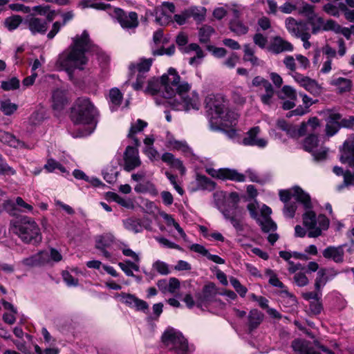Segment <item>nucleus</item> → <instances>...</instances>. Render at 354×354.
Returning a JSON list of instances; mask_svg holds the SVG:
<instances>
[{"mask_svg": "<svg viewBox=\"0 0 354 354\" xmlns=\"http://www.w3.org/2000/svg\"><path fill=\"white\" fill-rule=\"evenodd\" d=\"M214 32V29L210 26H203L199 30V40L206 44L209 41L210 36Z\"/></svg>", "mask_w": 354, "mask_h": 354, "instance_id": "nucleus-48", "label": "nucleus"}, {"mask_svg": "<svg viewBox=\"0 0 354 354\" xmlns=\"http://www.w3.org/2000/svg\"><path fill=\"white\" fill-rule=\"evenodd\" d=\"M326 121L333 123H341L342 115L332 110H328L326 113Z\"/></svg>", "mask_w": 354, "mask_h": 354, "instance_id": "nucleus-59", "label": "nucleus"}, {"mask_svg": "<svg viewBox=\"0 0 354 354\" xmlns=\"http://www.w3.org/2000/svg\"><path fill=\"white\" fill-rule=\"evenodd\" d=\"M95 241L97 249L108 248L114 243L115 237L111 233H106L97 236Z\"/></svg>", "mask_w": 354, "mask_h": 354, "instance_id": "nucleus-32", "label": "nucleus"}, {"mask_svg": "<svg viewBox=\"0 0 354 354\" xmlns=\"http://www.w3.org/2000/svg\"><path fill=\"white\" fill-rule=\"evenodd\" d=\"M286 28L288 32L295 37L298 38L305 32H308L309 28L306 23L299 21H297L292 17H288L285 21Z\"/></svg>", "mask_w": 354, "mask_h": 354, "instance_id": "nucleus-21", "label": "nucleus"}, {"mask_svg": "<svg viewBox=\"0 0 354 354\" xmlns=\"http://www.w3.org/2000/svg\"><path fill=\"white\" fill-rule=\"evenodd\" d=\"M279 197L285 204L290 203L291 198H294L297 201L302 203L306 209L311 208V201L309 194L298 186L288 190H281Z\"/></svg>", "mask_w": 354, "mask_h": 354, "instance_id": "nucleus-11", "label": "nucleus"}, {"mask_svg": "<svg viewBox=\"0 0 354 354\" xmlns=\"http://www.w3.org/2000/svg\"><path fill=\"white\" fill-rule=\"evenodd\" d=\"M292 77L300 86L305 88L314 96H318L322 93V88L315 80L299 73H292Z\"/></svg>", "mask_w": 354, "mask_h": 354, "instance_id": "nucleus-16", "label": "nucleus"}, {"mask_svg": "<svg viewBox=\"0 0 354 354\" xmlns=\"http://www.w3.org/2000/svg\"><path fill=\"white\" fill-rule=\"evenodd\" d=\"M309 306L310 311L315 315L319 314L323 309L321 299H317L314 301H311Z\"/></svg>", "mask_w": 354, "mask_h": 354, "instance_id": "nucleus-64", "label": "nucleus"}, {"mask_svg": "<svg viewBox=\"0 0 354 354\" xmlns=\"http://www.w3.org/2000/svg\"><path fill=\"white\" fill-rule=\"evenodd\" d=\"M196 180L199 189L212 190L215 187L214 183L205 176L198 174Z\"/></svg>", "mask_w": 354, "mask_h": 354, "instance_id": "nucleus-38", "label": "nucleus"}, {"mask_svg": "<svg viewBox=\"0 0 354 354\" xmlns=\"http://www.w3.org/2000/svg\"><path fill=\"white\" fill-rule=\"evenodd\" d=\"M147 126V122L140 119H138L136 123L131 124L127 137L132 139L134 145L136 147L140 146V142L138 138L136 136V134L141 132Z\"/></svg>", "mask_w": 354, "mask_h": 354, "instance_id": "nucleus-28", "label": "nucleus"}, {"mask_svg": "<svg viewBox=\"0 0 354 354\" xmlns=\"http://www.w3.org/2000/svg\"><path fill=\"white\" fill-rule=\"evenodd\" d=\"M153 59L152 58H141L136 62H131L129 66V75L136 74V81L133 83V88L138 91L141 89L145 82L147 73L149 71Z\"/></svg>", "mask_w": 354, "mask_h": 354, "instance_id": "nucleus-8", "label": "nucleus"}, {"mask_svg": "<svg viewBox=\"0 0 354 354\" xmlns=\"http://www.w3.org/2000/svg\"><path fill=\"white\" fill-rule=\"evenodd\" d=\"M45 113L43 109L33 112L29 118V122L31 125H37L44 119Z\"/></svg>", "mask_w": 354, "mask_h": 354, "instance_id": "nucleus-53", "label": "nucleus"}, {"mask_svg": "<svg viewBox=\"0 0 354 354\" xmlns=\"http://www.w3.org/2000/svg\"><path fill=\"white\" fill-rule=\"evenodd\" d=\"M260 133V127L258 126L253 127L245 133L240 143L244 146H255L259 148H264L268 145V140L263 138L259 137Z\"/></svg>", "mask_w": 354, "mask_h": 354, "instance_id": "nucleus-15", "label": "nucleus"}, {"mask_svg": "<svg viewBox=\"0 0 354 354\" xmlns=\"http://www.w3.org/2000/svg\"><path fill=\"white\" fill-rule=\"evenodd\" d=\"M1 109L6 115H10L17 109V106L14 103L6 101L1 102Z\"/></svg>", "mask_w": 354, "mask_h": 354, "instance_id": "nucleus-58", "label": "nucleus"}, {"mask_svg": "<svg viewBox=\"0 0 354 354\" xmlns=\"http://www.w3.org/2000/svg\"><path fill=\"white\" fill-rule=\"evenodd\" d=\"M20 82L17 77H12L1 82V88L4 91L15 90L19 87Z\"/></svg>", "mask_w": 354, "mask_h": 354, "instance_id": "nucleus-51", "label": "nucleus"}, {"mask_svg": "<svg viewBox=\"0 0 354 354\" xmlns=\"http://www.w3.org/2000/svg\"><path fill=\"white\" fill-rule=\"evenodd\" d=\"M303 223L308 230V236L316 238L322 234V230H326L329 227L328 218L320 214L317 217L314 212L308 210L303 215Z\"/></svg>", "mask_w": 354, "mask_h": 354, "instance_id": "nucleus-6", "label": "nucleus"}, {"mask_svg": "<svg viewBox=\"0 0 354 354\" xmlns=\"http://www.w3.org/2000/svg\"><path fill=\"white\" fill-rule=\"evenodd\" d=\"M10 230L24 243L37 245L42 241L40 228L30 217L23 216L14 221Z\"/></svg>", "mask_w": 354, "mask_h": 354, "instance_id": "nucleus-3", "label": "nucleus"}, {"mask_svg": "<svg viewBox=\"0 0 354 354\" xmlns=\"http://www.w3.org/2000/svg\"><path fill=\"white\" fill-rule=\"evenodd\" d=\"M153 268L160 274L166 275L169 273L168 265L161 261H156L153 264Z\"/></svg>", "mask_w": 354, "mask_h": 354, "instance_id": "nucleus-57", "label": "nucleus"}, {"mask_svg": "<svg viewBox=\"0 0 354 354\" xmlns=\"http://www.w3.org/2000/svg\"><path fill=\"white\" fill-rule=\"evenodd\" d=\"M218 289L214 283L209 282L204 286L202 292L196 295V303L198 307H207L215 300Z\"/></svg>", "mask_w": 354, "mask_h": 354, "instance_id": "nucleus-13", "label": "nucleus"}, {"mask_svg": "<svg viewBox=\"0 0 354 354\" xmlns=\"http://www.w3.org/2000/svg\"><path fill=\"white\" fill-rule=\"evenodd\" d=\"M161 93L164 98L176 110L184 109L187 111L192 109L198 110L200 107L198 94L195 91H191V84L185 81H180V77L174 68H170L167 73L160 77Z\"/></svg>", "mask_w": 354, "mask_h": 354, "instance_id": "nucleus-1", "label": "nucleus"}, {"mask_svg": "<svg viewBox=\"0 0 354 354\" xmlns=\"http://www.w3.org/2000/svg\"><path fill=\"white\" fill-rule=\"evenodd\" d=\"M268 86L264 88L265 93L260 95L261 102L266 105H270L272 103V99L274 94L272 84H270Z\"/></svg>", "mask_w": 354, "mask_h": 354, "instance_id": "nucleus-50", "label": "nucleus"}, {"mask_svg": "<svg viewBox=\"0 0 354 354\" xmlns=\"http://www.w3.org/2000/svg\"><path fill=\"white\" fill-rule=\"evenodd\" d=\"M16 170L3 159L0 156V175L2 176H14L16 174Z\"/></svg>", "mask_w": 354, "mask_h": 354, "instance_id": "nucleus-49", "label": "nucleus"}, {"mask_svg": "<svg viewBox=\"0 0 354 354\" xmlns=\"http://www.w3.org/2000/svg\"><path fill=\"white\" fill-rule=\"evenodd\" d=\"M323 257L327 259H332L335 263H342L344 261V252L342 245L328 246L323 250Z\"/></svg>", "mask_w": 354, "mask_h": 354, "instance_id": "nucleus-24", "label": "nucleus"}, {"mask_svg": "<svg viewBox=\"0 0 354 354\" xmlns=\"http://www.w3.org/2000/svg\"><path fill=\"white\" fill-rule=\"evenodd\" d=\"M119 267L120 269L127 275L129 277H133L134 274L133 273V270L135 271H139V266L133 262H131L130 261H126L125 262H120L118 263Z\"/></svg>", "mask_w": 354, "mask_h": 354, "instance_id": "nucleus-43", "label": "nucleus"}, {"mask_svg": "<svg viewBox=\"0 0 354 354\" xmlns=\"http://www.w3.org/2000/svg\"><path fill=\"white\" fill-rule=\"evenodd\" d=\"M175 10L173 3L163 2L155 9L156 21L161 26L167 25L171 20V14L174 13Z\"/></svg>", "mask_w": 354, "mask_h": 354, "instance_id": "nucleus-19", "label": "nucleus"}, {"mask_svg": "<svg viewBox=\"0 0 354 354\" xmlns=\"http://www.w3.org/2000/svg\"><path fill=\"white\" fill-rule=\"evenodd\" d=\"M72 41L68 48L59 55L58 63L66 70H82L88 62L86 53L94 50L95 46L86 30H84L81 35H75Z\"/></svg>", "mask_w": 354, "mask_h": 354, "instance_id": "nucleus-2", "label": "nucleus"}, {"mask_svg": "<svg viewBox=\"0 0 354 354\" xmlns=\"http://www.w3.org/2000/svg\"><path fill=\"white\" fill-rule=\"evenodd\" d=\"M323 10L327 14L332 15L333 17H339V8L331 3H328L323 6Z\"/></svg>", "mask_w": 354, "mask_h": 354, "instance_id": "nucleus-63", "label": "nucleus"}, {"mask_svg": "<svg viewBox=\"0 0 354 354\" xmlns=\"http://www.w3.org/2000/svg\"><path fill=\"white\" fill-rule=\"evenodd\" d=\"M328 149L326 147H321L319 149L315 148L314 151L310 153L317 161H321L326 159Z\"/></svg>", "mask_w": 354, "mask_h": 354, "instance_id": "nucleus-54", "label": "nucleus"}, {"mask_svg": "<svg viewBox=\"0 0 354 354\" xmlns=\"http://www.w3.org/2000/svg\"><path fill=\"white\" fill-rule=\"evenodd\" d=\"M121 301L131 308L145 314L149 313V304L147 301L139 299L136 295L122 292L120 295Z\"/></svg>", "mask_w": 354, "mask_h": 354, "instance_id": "nucleus-17", "label": "nucleus"}, {"mask_svg": "<svg viewBox=\"0 0 354 354\" xmlns=\"http://www.w3.org/2000/svg\"><path fill=\"white\" fill-rule=\"evenodd\" d=\"M230 281L232 287L236 291V292L241 297H244L248 292V289L245 286H243L240 281L234 278L231 277Z\"/></svg>", "mask_w": 354, "mask_h": 354, "instance_id": "nucleus-52", "label": "nucleus"}, {"mask_svg": "<svg viewBox=\"0 0 354 354\" xmlns=\"http://www.w3.org/2000/svg\"><path fill=\"white\" fill-rule=\"evenodd\" d=\"M292 347L295 351L300 354H321L319 350L326 354H335L332 351L321 345L318 341H315L312 344L308 341L297 339L292 342Z\"/></svg>", "mask_w": 354, "mask_h": 354, "instance_id": "nucleus-10", "label": "nucleus"}, {"mask_svg": "<svg viewBox=\"0 0 354 354\" xmlns=\"http://www.w3.org/2000/svg\"><path fill=\"white\" fill-rule=\"evenodd\" d=\"M24 24L34 35H44L48 28V22L35 14L27 15L24 21Z\"/></svg>", "mask_w": 354, "mask_h": 354, "instance_id": "nucleus-14", "label": "nucleus"}, {"mask_svg": "<svg viewBox=\"0 0 354 354\" xmlns=\"http://www.w3.org/2000/svg\"><path fill=\"white\" fill-rule=\"evenodd\" d=\"M162 341L167 350L174 354H188L191 351L188 342L183 334L173 328L163 333Z\"/></svg>", "mask_w": 354, "mask_h": 354, "instance_id": "nucleus-5", "label": "nucleus"}, {"mask_svg": "<svg viewBox=\"0 0 354 354\" xmlns=\"http://www.w3.org/2000/svg\"><path fill=\"white\" fill-rule=\"evenodd\" d=\"M267 274L270 276L269 283L272 286L283 288H284L283 283L279 281L277 275L273 272L272 270H268L266 272Z\"/></svg>", "mask_w": 354, "mask_h": 354, "instance_id": "nucleus-60", "label": "nucleus"}, {"mask_svg": "<svg viewBox=\"0 0 354 354\" xmlns=\"http://www.w3.org/2000/svg\"><path fill=\"white\" fill-rule=\"evenodd\" d=\"M331 278H329L326 275V269L322 268L318 270L317 277L315 281V288L317 291L322 290V288L326 284V283L331 280Z\"/></svg>", "mask_w": 354, "mask_h": 354, "instance_id": "nucleus-37", "label": "nucleus"}, {"mask_svg": "<svg viewBox=\"0 0 354 354\" xmlns=\"http://www.w3.org/2000/svg\"><path fill=\"white\" fill-rule=\"evenodd\" d=\"M53 108L54 110L60 111L67 104V98L65 93L59 89L55 90L53 93Z\"/></svg>", "mask_w": 354, "mask_h": 354, "instance_id": "nucleus-29", "label": "nucleus"}, {"mask_svg": "<svg viewBox=\"0 0 354 354\" xmlns=\"http://www.w3.org/2000/svg\"><path fill=\"white\" fill-rule=\"evenodd\" d=\"M340 125L339 123H333L332 122L326 121V134L328 137L333 136L340 129Z\"/></svg>", "mask_w": 354, "mask_h": 354, "instance_id": "nucleus-55", "label": "nucleus"}, {"mask_svg": "<svg viewBox=\"0 0 354 354\" xmlns=\"http://www.w3.org/2000/svg\"><path fill=\"white\" fill-rule=\"evenodd\" d=\"M122 100V95L120 91L116 88H112L109 92V102L112 110L120 105Z\"/></svg>", "mask_w": 354, "mask_h": 354, "instance_id": "nucleus-42", "label": "nucleus"}, {"mask_svg": "<svg viewBox=\"0 0 354 354\" xmlns=\"http://www.w3.org/2000/svg\"><path fill=\"white\" fill-rule=\"evenodd\" d=\"M296 203H288L285 204L283 209V214L286 217L293 218L295 216V211L297 209Z\"/></svg>", "mask_w": 354, "mask_h": 354, "instance_id": "nucleus-62", "label": "nucleus"}, {"mask_svg": "<svg viewBox=\"0 0 354 354\" xmlns=\"http://www.w3.org/2000/svg\"><path fill=\"white\" fill-rule=\"evenodd\" d=\"M330 85L335 87L338 93H344L351 90L353 86L352 81L345 77H333L330 82Z\"/></svg>", "mask_w": 354, "mask_h": 354, "instance_id": "nucleus-26", "label": "nucleus"}, {"mask_svg": "<svg viewBox=\"0 0 354 354\" xmlns=\"http://www.w3.org/2000/svg\"><path fill=\"white\" fill-rule=\"evenodd\" d=\"M257 221L264 232H274L277 229L276 223L270 218H260Z\"/></svg>", "mask_w": 354, "mask_h": 354, "instance_id": "nucleus-45", "label": "nucleus"}, {"mask_svg": "<svg viewBox=\"0 0 354 354\" xmlns=\"http://www.w3.org/2000/svg\"><path fill=\"white\" fill-rule=\"evenodd\" d=\"M122 223L124 228L128 231L133 232L135 234L142 232L140 218L134 217L128 218L123 220Z\"/></svg>", "mask_w": 354, "mask_h": 354, "instance_id": "nucleus-35", "label": "nucleus"}, {"mask_svg": "<svg viewBox=\"0 0 354 354\" xmlns=\"http://www.w3.org/2000/svg\"><path fill=\"white\" fill-rule=\"evenodd\" d=\"M216 205L224 218L226 220H229L237 231H242L243 230L241 221L243 212L235 203H227L223 205L217 203Z\"/></svg>", "mask_w": 354, "mask_h": 354, "instance_id": "nucleus-9", "label": "nucleus"}, {"mask_svg": "<svg viewBox=\"0 0 354 354\" xmlns=\"http://www.w3.org/2000/svg\"><path fill=\"white\" fill-rule=\"evenodd\" d=\"M97 111L88 98H78L71 110V120L77 124H88L95 121Z\"/></svg>", "mask_w": 354, "mask_h": 354, "instance_id": "nucleus-4", "label": "nucleus"}, {"mask_svg": "<svg viewBox=\"0 0 354 354\" xmlns=\"http://www.w3.org/2000/svg\"><path fill=\"white\" fill-rule=\"evenodd\" d=\"M170 147L181 151L185 154L191 153V149L185 141H179L175 139H169L168 141Z\"/></svg>", "mask_w": 354, "mask_h": 354, "instance_id": "nucleus-44", "label": "nucleus"}, {"mask_svg": "<svg viewBox=\"0 0 354 354\" xmlns=\"http://www.w3.org/2000/svg\"><path fill=\"white\" fill-rule=\"evenodd\" d=\"M269 50L275 54H279L283 52H292L294 50L293 45L283 39L280 36H275L272 38Z\"/></svg>", "mask_w": 354, "mask_h": 354, "instance_id": "nucleus-22", "label": "nucleus"}, {"mask_svg": "<svg viewBox=\"0 0 354 354\" xmlns=\"http://www.w3.org/2000/svg\"><path fill=\"white\" fill-rule=\"evenodd\" d=\"M293 279L295 283L300 287H303L308 285L309 282L308 277L303 272L295 273Z\"/></svg>", "mask_w": 354, "mask_h": 354, "instance_id": "nucleus-61", "label": "nucleus"}, {"mask_svg": "<svg viewBox=\"0 0 354 354\" xmlns=\"http://www.w3.org/2000/svg\"><path fill=\"white\" fill-rule=\"evenodd\" d=\"M320 123L317 118L314 117L308 120L307 122H303L298 129L299 136H303L305 133H313L317 127H319Z\"/></svg>", "mask_w": 354, "mask_h": 354, "instance_id": "nucleus-31", "label": "nucleus"}, {"mask_svg": "<svg viewBox=\"0 0 354 354\" xmlns=\"http://www.w3.org/2000/svg\"><path fill=\"white\" fill-rule=\"evenodd\" d=\"M0 141L5 144H7L8 145L12 147H25V144L24 142L16 138V137L14 135L1 130H0Z\"/></svg>", "mask_w": 354, "mask_h": 354, "instance_id": "nucleus-30", "label": "nucleus"}, {"mask_svg": "<svg viewBox=\"0 0 354 354\" xmlns=\"http://www.w3.org/2000/svg\"><path fill=\"white\" fill-rule=\"evenodd\" d=\"M277 125L278 128L285 131L288 136L291 138L299 136L298 129H297L295 127L287 123L285 120H278Z\"/></svg>", "mask_w": 354, "mask_h": 354, "instance_id": "nucleus-36", "label": "nucleus"}, {"mask_svg": "<svg viewBox=\"0 0 354 354\" xmlns=\"http://www.w3.org/2000/svg\"><path fill=\"white\" fill-rule=\"evenodd\" d=\"M207 172L212 176L221 179H229L236 182H244L245 180V176L234 169H221L218 171L207 169Z\"/></svg>", "mask_w": 354, "mask_h": 354, "instance_id": "nucleus-20", "label": "nucleus"}, {"mask_svg": "<svg viewBox=\"0 0 354 354\" xmlns=\"http://www.w3.org/2000/svg\"><path fill=\"white\" fill-rule=\"evenodd\" d=\"M319 140L317 135L310 134L305 138L303 142V148L308 152L314 151V149L318 147Z\"/></svg>", "mask_w": 354, "mask_h": 354, "instance_id": "nucleus-39", "label": "nucleus"}, {"mask_svg": "<svg viewBox=\"0 0 354 354\" xmlns=\"http://www.w3.org/2000/svg\"><path fill=\"white\" fill-rule=\"evenodd\" d=\"M340 160L354 167V137L346 140L343 144Z\"/></svg>", "mask_w": 354, "mask_h": 354, "instance_id": "nucleus-23", "label": "nucleus"}, {"mask_svg": "<svg viewBox=\"0 0 354 354\" xmlns=\"http://www.w3.org/2000/svg\"><path fill=\"white\" fill-rule=\"evenodd\" d=\"M243 60L249 62L252 66H261L263 64V61L260 60L254 55V50L250 46L249 44H245L243 46Z\"/></svg>", "mask_w": 354, "mask_h": 354, "instance_id": "nucleus-34", "label": "nucleus"}, {"mask_svg": "<svg viewBox=\"0 0 354 354\" xmlns=\"http://www.w3.org/2000/svg\"><path fill=\"white\" fill-rule=\"evenodd\" d=\"M23 21L22 17L19 15H13L5 19L4 25L9 30H15Z\"/></svg>", "mask_w": 354, "mask_h": 354, "instance_id": "nucleus-47", "label": "nucleus"}, {"mask_svg": "<svg viewBox=\"0 0 354 354\" xmlns=\"http://www.w3.org/2000/svg\"><path fill=\"white\" fill-rule=\"evenodd\" d=\"M279 9L286 14H290L297 9V0H293L292 3L286 2Z\"/></svg>", "mask_w": 354, "mask_h": 354, "instance_id": "nucleus-56", "label": "nucleus"}, {"mask_svg": "<svg viewBox=\"0 0 354 354\" xmlns=\"http://www.w3.org/2000/svg\"><path fill=\"white\" fill-rule=\"evenodd\" d=\"M44 168L48 172H53L55 169H58L61 173H66L67 171L66 168L62 166L59 162L53 158L48 159L46 163L44 165Z\"/></svg>", "mask_w": 354, "mask_h": 354, "instance_id": "nucleus-46", "label": "nucleus"}, {"mask_svg": "<svg viewBox=\"0 0 354 354\" xmlns=\"http://www.w3.org/2000/svg\"><path fill=\"white\" fill-rule=\"evenodd\" d=\"M205 103L211 121L217 118L226 120L230 113L227 112L225 100L222 95L209 94L205 97Z\"/></svg>", "mask_w": 354, "mask_h": 354, "instance_id": "nucleus-7", "label": "nucleus"}, {"mask_svg": "<svg viewBox=\"0 0 354 354\" xmlns=\"http://www.w3.org/2000/svg\"><path fill=\"white\" fill-rule=\"evenodd\" d=\"M192 51L196 53V55L189 58V64L198 66L205 56L204 52L196 44H190L184 48V52L186 53H190Z\"/></svg>", "mask_w": 354, "mask_h": 354, "instance_id": "nucleus-27", "label": "nucleus"}, {"mask_svg": "<svg viewBox=\"0 0 354 354\" xmlns=\"http://www.w3.org/2000/svg\"><path fill=\"white\" fill-rule=\"evenodd\" d=\"M110 14L117 19L124 29H135L138 26V16L136 12L127 13L120 8H114Z\"/></svg>", "mask_w": 354, "mask_h": 354, "instance_id": "nucleus-12", "label": "nucleus"}, {"mask_svg": "<svg viewBox=\"0 0 354 354\" xmlns=\"http://www.w3.org/2000/svg\"><path fill=\"white\" fill-rule=\"evenodd\" d=\"M264 319V315L257 308L250 310L248 315L247 326L250 333L257 329L262 323Z\"/></svg>", "mask_w": 354, "mask_h": 354, "instance_id": "nucleus-25", "label": "nucleus"}, {"mask_svg": "<svg viewBox=\"0 0 354 354\" xmlns=\"http://www.w3.org/2000/svg\"><path fill=\"white\" fill-rule=\"evenodd\" d=\"M297 11L299 15L306 17L308 21L315 17V6L303 0H297Z\"/></svg>", "mask_w": 354, "mask_h": 354, "instance_id": "nucleus-33", "label": "nucleus"}, {"mask_svg": "<svg viewBox=\"0 0 354 354\" xmlns=\"http://www.w3.org/2000/svg\"><path fill=\"white\" fill-rule=\"evenodd\" d=\"M186 10L189 18L193 17L196 21H202L206 12V9L204 7L192 6Z\"/></svg>", "mask_w": 354, "mask_h": 354, "instance_id": "nucleus-41", "label": "nucleus"}, {"mask_svg": "<svg viewBox=\"0 0 354 354\" xmlns=\"http://www.w3.org/2000/svg\"><path fill=\"white\" fill-rule=\"evenodd\" d=\"M138 147L127 146L124 153V169L131 171L141 165Z\"/></svg>", "mask_w": 354, "mask_h": 354, "instance_id": "nucleus-18", "label": "nucleus"}, {"mask_svg": "<svg viewBox=\"0 0 354 354\" xmlns=\"http://www.w3.org/2000/svg\"><path fill=\"white\" fill-rule=\"evenodd\" d=\"M230 29L236 35H245L248 31V28L239 19H233L230 22Z\"/></svg>", "mask_w": 354, "mask_h": 354, "instance_id": "nucleus-40", "label": "nucleus"}]
</instances>
